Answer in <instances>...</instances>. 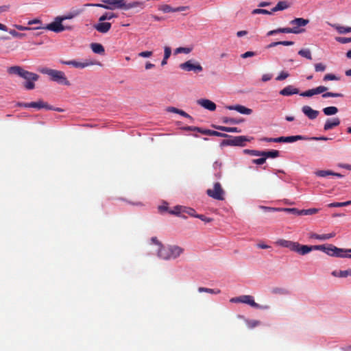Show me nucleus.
I'll list each match as a JSON object with an SVG mask.
<instances>
[{
	"instance_id": "15",
	"label": "nucleus",
	"mask_w": 351,
	"mask_h": 351,
	"mask_svg": "<svg viewBox=\"0 0 351 351\" xmlns=\"http://www.w3.org/2000/svg\"><path fill=\"white\" fill-rule=\"evenodd\" d=\"M112 24L109 22H99L93 25L95 29L101 34H106L111 29Z\"/></svg>"
},
{
	"instance_id": "55",
	"label": "nucleus",
	"mask_w": 351,
	"mask_h": 351,
	"mask_svg": "<svg viewBox=\"0 0 351 351\" xmlns=\"http://www.w3.org/2000/svg\"><path fill=\"white\" fill-rule=\"evenodd\" d=\"M195 217L201 219L202 221H203L206 223H210L213 221V219L212 218L206 217V216H204L203 215H196Z\"/></svg>"
},
{
	"instance_id": "44",
	"label": "nucleus",
	"mask_w": 351,
	"mask_h": 351,
	"mask_svg": "<svg viewBox=\"0 0 351 351\" xmlns=\"http://www.w3.org/2000/svg\"><path fill=\"white\" fill-rule=\"evenodd\" d=\"M322 97L324 98L327 97H343V95L341 93H332V92H326L322 95Z\"/></svg>"
},
{
	"instance_id": "18",
	"label": "nucleus",
	"mask_w": 351,
	"mask_h": 351,
	"mask_svg": "<svg viewBox=\"0 0 351 351\" xmlns=\"http://www.w3.org/2000/svg\"><path fill=\"white\" fill-rule=\"evenodd\" d=\"M307 137L296 135V136H280L278 137V143H293L299 140H306Z\"/></svg>"
},
{
	"instance_id": "46",
	"label": "nucleus",
	"mask_w": 351,
	"mask_h": 351,
	"mask_svg": "<svg viewBox=\"0 0 351 351\" xmlns=\"http://www.w3.org/2000/svg\"><path fill=\"white\" fill-rule=\"evenodd\" d=\"M9 33L14 37L19 38H23L26 36L25 34L23 33H19L14 29H10L9 31Z\"/></svg>"
},
{
	"instance_id": "33",
	"label": "nucleus",
	"mask_w": 351,
	"mask_h": 351,
	"mask_svg": "<svg viewBox=\"0 0 351 351\" xmlns=\"http://www.w3.org/2000/svg\"><path fill=\"white\" fill-rule=\"evenodd\" d=\"M293 44L294 43L293 41H277L270 43L266 47V48L270 49L278 45L291 46L293 45Z\"/></svg>"
},
{
	"instance_id": "1",
	"label": "nucleus",
	"mask_w": 351,
	"mask_h": 351,
	"mask_svg": "<svg viewBox=\"0 0 351 351\" xmlns=\"http://www.w3.org/2000/svg\"><path fill=\"white\" fill-rule=\"evenodd\" d=\"M104 3H86V7H98L107 10L122 9L128 10L130 9L141 8H143V3L138 1H133L128 3L126 0H101Z\"/></svg>"
},
{
	"instance_id": "58",
	"label": "nucleus",
	"mask_w": 351,
	"mask_h": 351,
	"mask_svg": "<svg viewBox=\"0 0 351 351\" xmlns=\"http://www.w3.org/2000/svg\"><path fill=\"white\" fill-rule=\"evenodd\" d=\"M171 54V49L169 47H165L164 57L165 59H169Z\"/></svg>"
},
{
	"instance_id": "25",
	"label": "nucleus",
	"mask_w": 351,
	"mask_h": 351,
	"mask_svg": "<svg viewBox=\"0 0 351 351\" xmlns=\"http://www.w3.org/2000/svg\"><path fill=\"white\" fill-rule=\"evenodd\" d=\"M340 124V120L339 118H333L332 119H327L326 121L324 129V130H329L335 127L338 126Z\"/></svg>"
},
{
	"instance_id": "10",
	"label": "nucleus",
	"mask_w": 351,
	"mask_h": 351,
	"mask_svg": "<svg viewBox=\"0 0 351 351\" xmlns=\"http://www.w3.org/2000/svg\"><path fill=\"white\" fill-rule=\"evenodd\" d=\"M242 303L249 304L250 306L261 310L269 308L268 305H260L254 301V297L250 295H242Z\"/></svg>"
},
{
	"instance_id": "49",
	"label": "nucleus",
	"mask_w": 351,
	"mask_h": 351,
	"mask_svg": "<svg viewBox=\"0 0 351 351\" xmlns=\"http://www.w3.org/2000/svg\"><path fill=\"white\" fill-rule=\"evenodd\" d=\"M289 76V73L285 71H281L279 75L276 77V80L277 81H282L287 79Z\"/></svg>"
},
{
	"instance_id": "62",
	"label": "nucleus",
	"mask_w": 351,
	"mask_h": 351,
	"mask_svg": "<svg viewBox=\"0 0 351 351\" xmlns=\"http://www.w3.org/2000/svg\"><path fill=\"white\" fill-rule=\"evenodd\" d=\"M263 141L265 142H274V143H278V138H267L265 137L261 139Z\"/></svg>"
},
{
	"instance_id": "2",
	"label": "nucleus",
	"mask_w": 351,
	"mask_h": 351,
	"mask_svg": "<svg viewBox=\"0 0 351 351\" xmlns=\"http://www.w3.org/2000/svg\"><path fill=\"white\" fill-rule=\"evenodd\" d=\"M8 73L10 75H16L21 77L25 80L23 86L27 90H32L35 88L34 82L39 78V75L36 73L24 70L20 66H13L8 69Z\"/></svg>"
},
{
	"instance_id": "8",
	"label": "nucleus",
	"mask_w": 351,
	"mask_h": 351,
	"mask_svg": "<svg viewBox=\"0 0 351 351\" xmlns=\"http://www.w3.org/2000/svg\"><path fill=\"white\" fill-rule=\"evenodd\" d=\"M206 194L215 199L223 200L225 191L219 182H215L213 189H207Z\"/></svg>"
},
{
	"instance_id": "47",
	"label": "nucleus",
	"mask_w": 351,
	"mask_h": 351,
	"mask_svg": "<svg viewBox=\"0 0 351 351\" xmlns=\"http://www.w3.org/2000/svg\"><path fill=\"white\" fill-rule=\"evenodd\" d=\"M339 34H346L351 32V27H345L341 26H335Z\"/></svg>"
},
{
	"instance_id": "56",
	"label": "nucleus",
	"mask_w": 351,
	"mask_h": 351,
	"mask_svg": "<svg viewBox=\"0 0 351 351\" xmlns=\"http://www.w3.org/2000/svg\"><path fill=\"white\" fill-rule=\"evenodd\" d=\"M265 161H266V160H265V158H264V156H261V158H260L253 159L252 160L253 164L258 165L264 164L265 162Z\"/></svg>"
},
{
	"instance_id": "29",
	"label": "nucleus",
	"mask_w": 351,
	"mask_h": 351,
	"mask_svg": "<svg viewBox=\"0 0 351 351\" xmlns=\"http://www.w3.org/2000/svg\"><path fill=\"white\" fill-rule=\"evenodd\" d=\"M290 5L288 3L287 1H279L277 5L271 9V12H275L280 10H284L285 9H287L289 8Z\"/></svg>"
},
{
	"instance_id": "38",
	"label": "nucleus",
	"mask_w": 351,
	"mask_h": 351,
	"mask_svg": "<svg viewBox=\"0 0 351 351\" xmlns=\"http://www.w3.org/2000/svg\"><path fill=\"white\" fill-rule=\"evenodd\" d=\"M243 119H237L233 118H228V117H223L222 121L224 123H230V124H238L243 121Z\"/></svg>"
},
{
	"instance_id": "28",
	"label": "nucleus",
	"mask_w": 351,
	"mask_h": 351,
	"mask_svg": "<svg viewBox=\"0 0 351 351\" xmlns=\"http://www.w3.org/2000/svg\"><path fill=\"white\" fill-rule=\"evenodd\" d=\"M90 49L97 54H104L105 49L104 46L100 43H93L90 44Z\"/></svg>"
},
{
	"instance_id": "45",
	"label": "nucleus",
	"mask_w": 351,
	"mask_h": 351,
	"mask_svg": "<svg viewBox=\"0 0 351 351\" xmlns=\"http://www.w3.org/2000/svg\"><path fill=\"white\" fill-rule=\"evenodd\" d=\"M316 176L319 177H326L332 174V171L330 170H319L315 172Z\"/></svg>"
},
{
	"instance_id": "63",
	"label": "nucleus",
	"mask_w": 351,
	"mask_h": 351,
	"mask_svg": "<svg viewBox=\"0 0 351 351\" xmlns=\"http://www.w3.org/2000/svg\"><path fill=\"white\" fill-rule=\"evenodd\" d=\"M211 131L212 130H203L200 128H199V130H197V132L199 133H202V134H206V135H209V136L211 135Z\"/></svg>"
},
{
	"instance_id": "60",
	"label": "nucleus",
	"mask_w": 351,
	"mask_h": 351,
	"mask_svg": "<svg viewBox=\"0 0 351 351\" xmlns=\"http://www.w3.org/2000/svg\"><path fill=\"white\" fill-rule=\"evenodd\" d=\"M255 55H256V53L254 51H247V52L241 54V57L242 58H247L254 56Z\"/></svg>"
},
{
	"instance_id": "59",
	"label": "nucleus",
	"mask_w": 351,
	"mask_h": 351,
	"mask_svg": "<svg viewBox=\"0 0 351 351\" xmlns=\"http://www.w3.org/2000/svg\"><path fill=\"white\" fill-rule=\"evenodd\" d=\"M153 53L151 51H145L138 53V56L143 58H149L152 56Z\"/></svg>"
},
{
	"instance_id": "7",
	"label": "nucleus",
	"mask_w": 351,
	"mask_h": 351,
	"mask_svg": "<svg viewBox=\"0 0 351 351\" xmlns=\"http://www.w3.org/2000/svg\"><path fill=\"white\" fill-rule=\"evenodd\" d=\"M62 22V19L57 16L52 23L48 24L45 27H42V29H46L56 33H60L64 30L72 29L70 26L63 25Z\"/></svg>"
},
{
	"instance_id": "12",
	"label": "nucleus",
	"mask_w": 351,
	"mask_h": 351,
	"mask_svg": "<svg viewBox=\"0 0 351 351\" xmlns=\"http://www.w3.org/2000/svg\"><path fill=\"white\" fill-rule=\"evenodd\" d=\"M260 208L265 211H285L286 213H291L295 215H302V213H300L301 210H298L296 208H276L264 206H261Z\"/></svg>"
},
{
	"instance_id": "61",
	"label": "nucleus",
	"mask_w": 351,
	"mask_h": 351,
	"mask_svg": "<svg viewBox=\"0 0 351 351\" xmlns=\"http://www.w3.org/2000/svg\"><path fill=\"white\" fill-rule=\"evenodd\" d=\"M178 114L182 115V117H184L186 118H189L191 120H193V117L191 116H190L189 114H187L186 112H185L184 111H183L182 110L179 109Z\"/></svg>"
},
{
	"instance_id": "53",
	"label": "nucleus",
	"mask_w": 351,
	"mask_h": 351,
	"mask_svg": "<svg viewBox=\"0 0 351 351\" xmlns=\"http://www.w3.org/2000/svg\"><path fill=\"white\" fill-rule=\"evenodd\" d=\"M335 40L342 44H346L348 43H351V37L350 38H346V37H336Z\"/></svg>"
},
{
	"instance_id": "3",
	"label": "nucleus",
	"mask_w": 351,
	"mask_h": 351,
	"mask_svg": "<svg viewBox=\"0 0 351 351\" xmlns=\"http://www.w3.org/2000/svg\"><path fill=\"white\" fill-rule=\"evenodd\" d=\"M309 23V20L303 18H295L290 21L293 27H280L276 29L269 31L267 36H270L278 33L284 34H300L304 32V29L301 27L306 26Z\"/></svg>"
},
{
	"instance_id": "31",
	"label": "nucleus",
	"mask_w": 351,
	"mask_h": 351,
	"mask_svg": "<svg viewBox=\"0 0 351 351\" xmlns=\"http://www.w3.org/2000/svg\"><path fill=\"white\" fill-rule=\"evenodd\" d=\"M261 156H264L265 160L267 158H276L279 156V152L278 150L261 151Z\"/></svg>"
},
{
	"instance_id": "64",
	"label": "nucleus",
	"mask_w": 351,
	"mask_h": 351,
	"mask_svg": "<svg viewBox=\"0 0 351 351\" xmlns=\"http://www.w3.org/2000/svg\"><path fill=\"white\" fill-rule=\"evenodd\" d=\"M10 9L9 5H3L0 6V14L3 12H8Z\"/></svg>"
},
{
	"instance_id": "26",
	"label": "nucleus",
	"mask_w": 351,
	"mask_h": 351,
	"mask_svg": "<svg viewBox=\"0 0 351 351\" xmlns=\"http://www.w3.org/2000/svg\"><path fill=\"white\" fill-rule=\"evenodd\" d=\"M171 259H175L180 256L181 254L184 252V250L177 245L169 246Z\"/></svg>"
},
{
	"instance_id": "13",
	"label": "nucleus",
	"mask_w": 351,
	"mask_h": 351,
	"mask_svg": "<svg viewBox=\"0 0 351 351\" xmlns=\"http://www.w3.org/2000/svg\"><path fill=\"white\" fill-rule=\"evenodd\" d=\"M328 90V88L326 86H319L315 88L309 89L306 91L302 92L301 93H299L300 96L302 97H312L317 94L324 93Z\"/></svg>"
},
{
	"instance_id": "20",
	"label": "nucleus",
	"mask_w": 351,
	"mask_h": 351,
	"mask_svg": "<svg viewBox=\"0 0 351 351\" xmlns=\"http://www.w3.org/2000/svg\"><path fill=\"white\" fill-rule=\"evenodd\" d=\"M276 243L280 246L289 248L291 251L297 250L296 247L298 246V242H293L285 239L278 240Z\"/></svg>"
},
{
	"instance_id": "36",
	"label": "nucleus",
	"mask_w": 351,
	"mask_h": 351,
	"mask_svg": "<svg viewBox=\"0 0 351 351\" xmlns=\"http://www.w3.org/2000/svg\"><path fill=\"white\" fill-rule=\"evenodd\" d=\"M298 54L308 60H312V55L311 50L308 49H302L298 51Z\"/></svg>"
},
{
	"instance_id": "34",
	"label": "nucleus",
	"mask_w": 351,
	"mask_h": 351,
	"mask_svg": "<svg viewBox=\"0 0 351 351\" xmlns=\"http://www.w3.org/2000/svg\"><path fill=\"white\" fill-rule=\"evenodd\" d=\"M118 15L114 12H106L99 18V22L111 20L113 18H117Z\"/></svg>"
},
{
	"instance_id": "11",
	"label": "nucleus",
	"mask_w": 351,
	"mask_h": 351,
	"mask_svg": "<svg viewBox=\"0 0 351 351\" xmlns=\"http://www.w3.org/2000/svg\"><path fill=\"white\" fill-rule=\"evenodd\" d=\"M60 63L65 65H71L73 66L75 68H80V69H84L85 67H87L88 66L94 65L95 63V62L92 60H86L84 62H80L76 60H69V61H64V60H60Z\"/></svg>"
},
{
	"instance_id": "52",
	"label": "nucleus",
	"mask_w": 351,
	"mask_h": 351,
	"mask_svg": "<svg viewBox=\"0 0 351 351\" xmlns=\"http://www.w3.org/2000/svg\"><path fill=\"white\" fill-rule=\"evenodd\" d=\"M191 51V48H188V47H178L176 49V53H189Z\"/></svg>"
},
{
	"instance_id": "42",
	"label": "nucleus",
	"mask_w": 351,
	"mask_h": 351,
	"mask_svg": "<svg viewBox=\"0 0 351 351\" xmlns=\"http://www.w3.org/2000/svg\"><path fill=\"white\" fill-rule=\"evenodd\" d=\"M14 27L20 31H25V30H32V29H40L43 28L42 27H25L21 25H14Z\"/></svg>"
},
{
	"instance_id": "35",
	"label": "nucleus",
	"mask_w": 351,
	"mask_h": 351,
	"mask_svg": "<svg viewBox=\"0 0 351 351\" xmlns=\"http://www.w3.org/2000/svg\"><path fill=\"white\" fill-rule=\"evenodd\" d=\"M323 112L327 116L334 115L338 112V108L335 106L326 107L323 109Z\"/></svg>"
},
{
	"instance_id": "4",
	"label": "nucleus",
	"mask_w": 351,
	"mask_h": 351,
	"mask_svg": "<svg viewBox=\"0 0 351 351\" xmlns=\"http://www.w3.org/2000/svg\"><path fill=\"white\" fill-rule=\"evenodd\" d=\"M315 248L316 250H320L330 256L351 258V254H348L350 252L348 249L339 248L332 244L318 245Z\"/></svg>"
},
{
	"instance_id": "6",
	"label": "nucleus",
	"mask_w": 351,
	"mask_h": 351,
	"mask_svg": "<svg viewBox=\"0 0 351 351\" xmlns=\"http://www.w3.org/2000/svg\"><path fill=\"white\" fill-rule=\"evenodd\" d=\"M230 138L223 140L221 143V146H241L243 147L245 145V143L250 141L245 136H228Z\"/></svg>"
},
{
	"instance_id": "14",
	"label": "nucleus",
	"mask_w": 351,
	"mask_h": 351,
	"mask_svg": "<svg viewBox=\"0 0 351 351\" xmlns=\"http://www.w3.org/2000/svg\"><path fill=\"white\" fill-rule=\"evenodd\" d=\"M188 9L186 6H180L177 8H172L171 5L168 4H162L158 6V10L165 12H182Z\"/></svg>"
},
{
	"instance_id": "54",
	"label": "nucleus",
	"mask_w": 351,
	"mask_h": 351,
	"mask_svg": "<svg viewBox=\"0 0 351 351\" xmlns=\"http://www.w3.org/2000/svg\"><path fill=\"white\" fill-rule=\"evenodd\" d=\"M326 65L322 63H317L315 64V70L316 72H323L326 70Z\"/></svg>"
},
{
	"instance_id": "57",
	"label": "nucleus",
	"mask_w": 351,
	"mask_h": 351,
	"mask_svg": "<svg viewBox=\"0 0 351 351\" xmlns=\"http://www.w3.org/2000/svg\"><path fill=\"white\" fill-rule=\"evenodd\" d=\"M210 136H219V137H224L227 138L229 136V135L225 134V133H221L217 131L212 130L211 131V135Z\"/></svg>"
},
{
	"instance_id": "17",
	"label": "nucleus",
	"mask_w": 351,
	"mask_h": 351,
	"mask_svg": "<svg viewBox=\"0 0 351 351\" xmlns=\"http://www.w3.org/2000/svg\"><path fill=\"white\" fill-rule=\"evenodd\" d=\"M227 109L230 110H236L238 112L243 114H251L252 113V110L250 108H248L242 105H234V106H227L226 107Z\"/></svg>"
},
{
	"instance_id": "39",
	"label": "nucleus",
	"mask_w": 351,
	"mask_h": 351,
	"mask_svg": "<svg viewBox=\"0 0 351 351\" xmlns=\"http://www.w3.org/2000/svg\"><path fill=\"white\" fill-rule=\"evenodd\" d=\"M81 12H82V10H79V11H76V12H74L69 13V14H68L66 15L59 16V17L62 18V21H64V20L71 19L74 18L75 16L79 15Z\"/></svg>"
},
{
	"instance_id": "48",
	"label": "nucleus",
	"mask_w": 351,
	"mask_h": 351,
	"mask_svg": "<svg viewBox=\"0 0 351 351\" xmlns=\"http://www.w3.org/2000/svg\"><path fill=\"white\" fill-rule=\"evenodd\" d=\"M244 153L248 154L251 156H261V151L255 150V149H244Z\"/></svg>"
},
{
	"instance_id": "43",
	"label": "nucleus",
	"mask_w": 351,
	"mask_h": 351,
	"mask_svg": "<svg viewBox=\"0 0 351 351\" xmlns=\"http://www.w3.org/2000/svg\"><path fill=\"white\" fill-rule=\"evenodd\" d=\"M252 14H271L272 12H271V11H268V10H265V9L257 8V9L253 10L252 12Z\"/></svg>"
},
{
	"instance_id": "50",
	"label": "nucleus",
	"mask_w": 351,
	"mask_h": 351,
	"mask_svg": "<svg viewBox=\"0 0 351 351\" xmlns=\"http://www.w3.org/2000/svg\"><path fill=\"white\" fill-rule=\"evenodd\" d=\"M261 324V322L258 320H248L247 321V326L248 328H253L254 327H256L258 326H259Z\"/></svg>"
},
{
	"instance_id": "5",
	"label": "nucleus",
	"mask_w": 351,
	"mask_h": 351,
	"mask_svg": "<svg viewBox=\"0 0 351 351\" xmlns=\"http://www.w3.org/2000/svg\"><path fill=\"white\" fill-rule=\"evenodd\" d=\"M38 71L43 74L49 75L51 81L56 82L60 84L66 86H70L71 84L63 71L47 67L40 68L38 69Z\"/></svg>"
},
{
	"instance_id": "51",
	"label": "nucleus",
	"mask_w": 351,
	"mask_h": 351,
	"mask_svg": "<svg viewBox=\"0 0 351 351\" xmlns=\"http://www.w3.org/2000/svg\"><path fill=\"white\" fill-rule=\"evenodd\" d=\"M324 81H328V80H339V77H338L337 76H336L334 74H330V73H328V74H326L324 75Z\"/></svg>"
},
{
	"instance_id": "32",
	"label": "nucleus",
	"mask_w": 351,
	"mask_h": 351,
	"mask_svg": "<svg viewBox=\"0 0 351 351\" xmlns=\"http://www.w3.org/2000/svg\"><path fill=\"white\" fill-rule=\"evenodd\" d=\"M216 129L226 132H237L240 133L241 132V130L236 127H226V126H215Z\"/></svg>"
},
{
	"instance_id": "37",
	"label": "nucleus",
	"mask_w": 351,
	"mask_h": 351,
	"mask_svg": "<svg viewBox=\"0 0 351 351\" xmlns=\"http://www.w3.org/2000/svg\"><path fill=\"white\" fill-rule=\"evenodd\" d=\"M351 205V200L343 202H333L330 203L328 205L329 208H334V207H343Z\"/></svg>"
},
{
	"instance_id": "41",
	"label": "nucleus",
	"mask_w": 351,
	"mask_h": 351,
	"mask_svg": "<svg viewBox=\"0 0 351 351\" xmlns=\"http://www.w3.org/2000/svg\"><path fill=\"white\" fill-rule=\"evenodd\" d=\"M199 292H206L211 294H217L220 293V291L219 289H213L209 288H205V287H199L198 289Z\"/></svg>"
},
{
	"instance_id": "24",
	"label": "nucleus",
	"mask_w": 351,
	"mask_h": 351,
	"mask_svg": "<svg viewBox=\"0 0 351 351\" xmlns=\"http://www.w3.org/2000/svg\"><path fill=\"white\" fill-rule=\"evenodd\" d=\"M158 256L165 260L171 259L169 247H164L161 245L158 251Z\"/></svg>"
},
{
	"instance_id": "19",
	"label": "nucleus",
	"mask_w": 351,
	"mask_h": 351,
	"mask_svg": "<svg viewBox=\"0 0 351 351\" xmlns=\"http://www.w3.org/2000/svg\"><path fill=\"white\" fill-rule=\"evenodd\" d=\"M280 95L283 96H291L295 94H299V89L292 85H288L280 91Z\"/></svg>"
},
{
	"instance_id": "23",
	"label": "nucleus",
	"mask_w": 351,
	"mask_h": 351,
	"mask_svg": "<svg viewBox=\"0 0 351 351\" xmlns=\"http://www.w3.org/2000/svg\"><path fill=\"white\" fill-rule=\"evenodd\" d=\"M30 108H45L47 110H52L53 106L49 105L47 103L44 102L42 100H39L38 101H32L29 103Z\"/></svg>"
},
{
	"instance_id": "27",
	"label": "nucleus",
	"mask_w": 351,
	"mask_h": 351,
	"mask_svg": "<svg viewBox=\"0 0 351 351\" xmlns=\"http://www.w3.org/2000/svg\"><path fill=\"white\" fill-rule=\"evenodd\" d=\"M335 235H336V234L335 232H331L329 234H318L316 233H311L310 234V238L315 239H318V240H327V239L334 237Z\"/></svg>"
},
{
	"instance_id": "40",
	"label": "nucleus",
	"mask_w": 351,
	"mask_h": 351,
	"mask_svg": "<svg viewBox=\"0 0 351 351\" xmlns=\"http://www.w3.org/2000/svg\"><path fill=\"white\" fill-rule=\"evenodd\" d=\"M318 211V208L303 209L301 210L300 213H302V215H311L317 213Z\"/></svg>"
},
{
	"instance_id": "16",
	"label": "nucleus",
	"mask_w": 351,
	"mask_h": 351,
	"mask_svg": "<svg viewBox=\"0 0 351 351\" xmlns=\"http://www.w3.org/2000/svg\"><path fill=\"white\" fill-rule=\"evenodd\" d=\"M302 112L311 120L316 119L319 114L318 110H313L309 106H304Z\"/></svg>"
},
{
	"instance_id": "30",
	"label": "nucleus",
	"mask_w": 351,
	"mask_h": 351,
	"mask_svg": "<svg viewBox=\"0 0 351 351\" xmlns=\"http://www.w3.org/2000/svg\"><path fill=\"white\" fill-rule=\"evenodd\" d=\"M332 275L335 277L346 278L351 276V269H348L344 271H333Z\"/></svg>"
},
{
	"instance_id": "21",
	"label": "nucleus",
	"mask_w": 351,
	"mask_h": 351,
	"mask_svg": "<svg viewBox=\"0 0 351 351\" xmlns=\"http://www.w3.org/2000/svg\"><path fill=\"white\" fill-rule=\"evenodd\" d=\"M197 104L210 111H214L216 109V104L213 101L207 99H199L197 100Z\"/></svg>"
},
{
	"instance_id": "9",
	"label": "nucleus",
	"mask_w": 351,
	"mask_h": 351,
	"mask_svg": "<svg viewBox=\"0 0 351 351\" xmlns=\"http://www.w3.org/2000/svg\"><path fill=\"white\" fill-rule=\"evenodd\" d=\"M180 68L186 71H194L195 73H199L202 71L203 68L201 64L194 60H189L184 63L180 64Z\"/></svg>"
},
{
	"instance_id": "22",
	"label": "nucleus",
	"mask_w": 351,
	"mask_h": 351,
	"mask_svg": "<svg viewBox=\"0 0 351 351\" xmlns=\"http://www.w3.org/2000/svg\"><path fill=\"white\" fill-rule=\"evenodd\" d=\"M315 247H317V245H311V246L304 245H300L298 243V246L296 247L297 250H294V252H296L301 255H304V254L309 253L312 250H316Z\"/></svg>"
}]
</instances>
